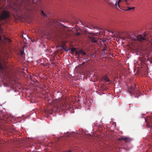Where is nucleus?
<instances>
[{
  "label": "nucleus",
  "instance_id": "20",
  "mask_svg": "<svg viewBox=\"0 0 152 152\" xmlns=\"http://www.w3.org/2000/svg\"><path fill=\"white\" fill-rule=\"evenodd\" d=\"M126 2V4H128V3H127V2Z\"/></svg>",
  "mask_w": 152,
  "mask_h": 152
},
{
  "label": "nucleus",
  "instance_id": "22",
  "mask_svg": "<svg viewBox=\"0 0 152 152\" xmlns=\"http://www.w3.org/2000/svg\"><path fill=\"white\" fill-rule=\"evenodd\" d=\"M1 40V37H0V40Z\"/></svg>",
  "mask_w": 152,
  "mask_h": 152
},
{
  "label": "nucleus",
  "instance_id": "21",
  "mask_svg": "<svg viewBox=\"0 0 152 152\" xmlns=\"http://www.w3.org/2000/svg\"><path fill=\"white\" fill-rule=\"evenodd\" d=\"M68 152H71V151L70 150L69 151H68Z\"/></svg>",
  "mask_w": 152,
  "mask_h": 152
},
{
  "label": "nucleus",
  "instance_id": "18",
  "mask_svg": "<svg viewBox=\"0 0 152 152\" xmlns=\"http://www.w3.org/2000/svg\"><path fill=\"white\" fill-rule=\"evenodd\" d=\"M88 34H93L92 33H88Z\"/></svg>",
  "mask_w": 152,
  "mask_h": 152
},
{
  "label": "nucleus",
  "instance_id": "6",
  "mask_svg": "<svg viewBox=\"0 0 152 152\" xmlns=\"http://www.w3.org/2000/svg\"><path fill=\"white\" fill-rule=\"evenodd\" d=\"M119 140H124L126 142H129L131 141V139L129 138L128 137H123L118 139Z\"/></svg>",
  "mask_w": 152,
  "mask_h": 152
},
{
  "label": "nucleus",
  "instance_id": "5",
  "mask_svg": "<svg viewBox=\"0 0 152 152\" xmlns=\"http://www.w3.org/2000/svg\"><path fill=\"white\" fill-rule=\"evenodd\" d=\"M61 108L64 111L68 110L69 109V105H67L66 103H64L61 106Z\"/></svg>",
  "mask_w": 152,
  "mask_h": 152
},
{
  "label": "nucleus",
  "instance_id": "24",
  "mask_svg": "<svg viewBox=\"0 0 152 152\" xmlns=\"http://www.w3.org/2000/svg\"><path fill=\"white\" fill-rule=\"evenodd\" d=\"M77 34H79V33H77Z\"/></svg>",
  "mask_w": 152,
  "mask_h": 152
},
{
  "label": "nucleus",
  "instance_id": "17",
  "mask_svg": "<svg viewBox=\"0 0 152 152\" xmlns=\"http://www.w3.org/2000/svg\"><path fill=\"white\" fill-rule=\"evenodd\" d=\"M106 48H104L103 50H104V51L105 50H106Z\"/></svg>",
  "mask_w": 152,
  "mask_h": 152
},
{
  "label": "nucleus",
  "instance_id": "13",
  "mask_svg": "<svg viewBox=\"0 0 152 152\" xmlns=\"http://www.w3.org/2000/svg\"><path fill=\"white\" fill-rule=\"evenodd\" d=\"M24 54V52L23 51V50H22V51H20V54L23 56V55Z\"/></svg>",
  "mask_w": 152,
  "mask_h": 152
},
{
  "label": "nucleus",
  "instance_id": "7",
  "mask_svg": "<svg viewBox=\"0 0 152 152\" xmlns=\"http://www.w3.org/2000/svg\"><path fill=\"white\" fill-rule=\"evenodd\" d=\"M102 80H104L106 82H109L110 81L109 79L108 78V77L106 75L102 77Z\"/></svg>",
  "mask_w": 152,
  "mask_h": 152
},
{
  "label": "nucleus",
  "instance_id": "4",
  "mask_svg": "<svg viewBox=\"0 0 152 152\" xmlns=\"http://www.w3.org/2000/svg\"><path fill=\"white\" fill-rule=\"evenodd\" d=\"M96 35V34H94L92 35L89 36L90 40L92 43H96L97 42L98 38L95 37Z\"/></svg>",
  "mask_w": 152,
  "mask_h": 152
},
{
  "label": "nucleus",
  "instance_id": "14",
  "mask_svg": "<svg viewBox=\"0 0 152 152\" xmlns=\"http://www.w3.org/2000/svg\"><path fill=\"white\" fill-rule=\"evenodd\" d=\"M7 41L10 43H11V40L10 39H9L8 38H7Z\"/></svg>",
  "mask_w": 152,
  "mask_h": 152
},
{
  "label": "nucleus",
  "instance_id": "11",
  "mask_svg": "<svg viewBox=\"0 0 152 152\" xmlns=\"http://www.w3.org/2000/svg\"><path fill=\"white\" fill-rule=\"evenodd\" d=\"M134 9H135L134 7H128V9L126 10H125L128 11H129L131 10Z\"/></svg>",
  "mask_w": 152,
  "mask_h": 152
},
{
  "label": "nucleus",
  "instance_id": "23",
  "mask_svg": "<svg viewBox=\"0 0 152 152\" xmlns=\"http://www.w3.org/2000/svg\"><path fill=\"white\" fill-rule=\"evenodd\" d=\"M80 22H81V24H83V23L81 22V21H80Z\"/></svg>",
  "mask_w": 152,
  "mask_h": 152
},
{
  "label": "nucleus",
  "instance_id": "10",
  "mask_svg": "<svg viewBox=\"0 0 152 152\" xmlns=\"http://www.w3.org/2000/svg\"><path fill=\"white\" fill-rule=\"evenodd\" d=\"M80 54H82L83 55H85L86 54V53L83 50H81L79 51Z\"/></svg>",
  "mask_w": 152,
  "mask_h": 152
},
{
  "label": "nucleus",
  "instance_id": "1",
  "mask_svg": "<svg viewBox=\"0 0 152 152\" xmlns=\"http://www.w3.org/2000/svg\"><path fill=\"white\" fill-rule=\"evenodd\" d=\"M135 37L134 38L130 36L129 37V38L134 42L136 40H138L141 42H143L148 40V38L145 34H144L143 36L141 35H136L135 36Z\"/></svg>",
  "mask_w": 152,
  "mask_h": 152
},
{
  "label": "nucleus",
  "instance_id": "12",
  "mask_svg": "<svg viewBox=\"0 0 152 152\" xmlns=\"http://www.w3.org/2000/svg\"><path fill=\"white\" fill-rule=\"evenodd\" d=\"M71 50L72 52L75 51L76 50V49L74 48H72L71 49Z\"/></svg>",
  "mask_w": 152,
  "mask_h": 152
},
{
  "label": "nucleus",
  "instance_id": "16",
  "mask_svg": "<svg viewBox=\"0 0 152 152\" xmlns=\"http://www.w3.org/2000/svg\"><path fill=\"white\" fill-rule=\"evenodd\" d=\"M58 33H59V35H61V34H63V33L62 31L61 30V31H59V32Z\"/></svg>",
  "mask_w": 152,
  "mask_h": 152
},
{
  "label": "nucleus",
  "instance_id": "9",
  "mask_svg": "<svg viewBox=\"0 0 152 152\" xmlns=\"http://www.w3.org/2000/svg\"><path fill=\"white\" fill-rule=\"evenodd\" d=\"M41 14L42 15L45 17H47V15L45 14L44 11L42 10L41 11Z\"/></svg>",
  "mask_w": 152,
  "mask_h": 152
},
{
  "label": "nucleus",
  "instance_id": "2",
  "mask_svg": "<svg viewBox=\"0 0 152 152\" xmlns=\"http://www.w3.org/2000/svg\"><path fill=\"white\" fill-rule=\"evenodd\" d=\"M128 92L131 94H132L135 97L138 98L140 95V94L137 91V88L136 86H135V88H134L133 87L128 89Z\"/></svg>",
  "mask_w": 152,
  "mask_h": 152
},
{
  "label": "nucleus",
  "instance_id": "3",
  "mask_svg": "<svg viewBox=\"0 0 152 152\" xmlns=\"http://www.w3.org/2000/svg\"><path fill=\"white\" fill-rule=\"evenodd\" d=\"M10 18V13L8 12H4L0 16L1 20L5 19Z\"/></svg>",
  "mask_w": 152,
  "mask_h": 152
},
{
  "label": "nucleus",
  "instance_id": "19",
  "mask_svg": "<svg viewBox=\"0 0 152 152\" xmlns=\"http://www.w3.org/2000/svg\"><path fill=\"white\" fill-rule=\"evenodd\" d=\"M128 0H124L125 2H126Z\"/></svg>",
  "mask_w": 152,
  "mask_h": 152
},
{
  "label": "nucleus",
  "instance_id": "8",
  "mask_svg": "<svg viewBox=\"0 0 152 152\" xmlns=\"http://www.w3.org/2000/svg\"><path fill=\"white\" fill-rule=\"evenodd\" d=\"M115 3V6L116 7H118L120 8L119 3L121 1V0H116Z\"/></svg>",
  "mask_w": 152,
  "mask_h": 152
},
{
  "label": "nucleus",
  "instance_id": "15",
  "mask_svg": "<svg viewBox=\"0 0 152 152\" xmlns=\"http://www.w3.org/2000/svg\"><path fill=\"white\" fill-rule=\"evenodd\" d=\"M75 53L77 55H79L80 54V52H79V51H75Z\"/></svg>",
  "mask_w": 152,
  "mask_h": 152
}]
</instances>
